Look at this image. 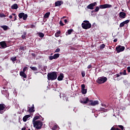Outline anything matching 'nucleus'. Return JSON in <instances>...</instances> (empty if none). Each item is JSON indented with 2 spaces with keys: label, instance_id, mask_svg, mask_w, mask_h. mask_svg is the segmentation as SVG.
<instances>
[{
  "label": "nucleus",
  "instance_id": "1",
  "mask_svg": "<svg viewBox=\"0 0 130 130\" xmlns=\"http://www.w3.org/2000/svg\"><path fill=\"white\" fill-rule=\"evenodd\" d=\"M88 102H90V103H89V105H91V106H95V105H97L99 104L98 101H93L92 100L90 101V100H89V98H86L85 99V101H83V102H81V103H83V104H87Z\"/></svg>",
  "mask_w": 130,
  "mask_h": 130
},
{
  "label": "nucleus",
  "instance_id": "2",
  "mask_svg": "<svg viewBox=\"0 0 130 130\" xmlns=\"http://www.w3.org/2000/svg\"><path fill=\"white\" fill-rule=\"evenodd\" d=\"M109 8H112V5L110 4L101 5L99 7L97 6L93 12H99V9H108Z\"/></svg>",
  "mask_w": 130,
  "mask_h": 130
},
{
  "label": "nucleus",
  "instance_id": "3",
  "mask_svg": "<svg viewBox=\"0 0 130 130\" xmlns=\"http://www.w3.org/2000/svg\"><path fill=\"white\" fill-rule=\"evenodd\" d=\"M47 77L48 80H49V81H50V80L51 81H53L54 80H56V79L57 78V74H56V72H53L48 73L47 75Z\"/></svg>",
  "mask_w": 130,
  "mask_h": 130
},
{
  "label": "nucleus",
  "instance_id": "4",
  "mask_svg": "<svg viewBox=\"0 0 130 130\" xmlns=\"http://www.w3.org/2000/svg\"><path fill=\"white\" fill-rule=\"evenodd\" d=\"M32 123L34 127H36V129H41L42 125H43V123L41 120H37Z\"/></svg>",
  "mask_w": 130,
  "mask_h": 130
},
{
  "label": "nucleus",
  "instance_id": "5",
  "mask_svg": "<svg viewBox=\"0 0 130 130\" xmlns=\"http://www.w3.org/2000/svg\"><path fill=\"white\" fill-rule=\"evenodd\" d=\"M107 81V78L105 77H101L98 78V79L96 80V83H98V84H104V83H105Z\"/></svg>",
  "mask_w": 130,
  "mask_h": 130
},
{
  "label": "nucleus",
  "instance_id": "6",
  "mask_svg": "<svg viewBox=\"0 0 130 130\" xmlns=\"http://www.w3.org/2000/svg\"><path fill=\"white\" fill-rule=\"evenodd\" d=\"M81 26L83 29H85V30H88V29H90L92 27L91 23H82Z\"/></svg>",
  "mask_w": 130,
  "mask_h": 130
},
{
  "label": "nucleus",
  "instance_id": "7",
  "mask_svg": "<svg viewBox=\"0 0 130 130\" xmlns=\"http://www.w3.org/2000/svg\"><path fill=\"white\" fill-rule=\"evenodd\" d=\"M124 49H125V47L121 45H118L116 47V50L118 53L123 51Z\"/></svg>",
  "mask_w": 130,
  "mask_h": 130
},
{
  "label": "nucleus",
  "instance_id": "8",
  "mask_svg": "<svg viewBox=\"0 0 130 130\" xmlns=\"http://www.w3.org/2000/svg\"><path fill=\"white\" fill-rule=\"evenodd\" d=\"M6 110V105L5 104H0V114H3Z\"/></svg>",
  "mask_w": 130,
  "mask_h": 130
},
{
  "label": "nucleus",
  "instance_id": "9",
  "mask_svg": "<svg viewBox=\"0 0 130 130\" xmlns=\"http://www.w3.org/2000/svg\"><path fill=\"white\" fill-rule=\"evenodd\" d=\"M18 17L19 19H22V18H23L24 20H27V18H28V15L25 14V13L22 12L18 14Z\"/></svg>",
  "mask_w": 130,
  "mask_h": 130
},
{
  "label": "nucleus",
  "instance_id": "10",
  "mask_svg": "<svg viewBox=\"0 0 130 130\" xmlns=\"http://www.w3.org/2000/svg\"><path fill=\"white\" fill-rule=\"evenodd\" d=\"M97 6V3L94 2L93 3H91L87 6V9L89 10H94V7Z\"/></svg>",
  "mask_w": 130,
  "mask_h": 130
},
{
  "label": "nucleus",
  "instance_id": "11",
  "mask_svg": "<svg viewBox=\"0 0 130 130\" xmlns=\"http://www.w3.org/2000/svg\"><path fill=\"white\" fill-rule=\"evenodd\" d=\"M7 47V43L6 41H2L0 42V48L1 49H5Z\"/></svg>",
  "mask_w": 130,
  "mask_h": 130
},
{
  "label": "nucleus",
  "instance_id": "12",
  "mask_svg": "<svg viewBox=\"0 0 130 130\" xmlns=\"http://www.w3.org/2000/svg\"><path fill=\"white\" fill-rule=\"evenodd\" d=\"M126 16V13L125 12H121L119 13V17L121 19H124Z\"/></svg>",
  "mask_w": 130,
  "mask_h": 130
},
{
  "label": "nucleus",
  "instance_id": "13",
  "mask_svg": "<svg viewBox=\"0 0 130 130\" xmlns=\"http://www.w3.org/2000/svg\"><path fill=\"white\" fill-rule=\"evenodd\" d=\"M85 87H86V86H85V84L81 85V90H82V94H86L87 93V89H85Z\"/></svg>",
  "mask_w": 130,
  "mask_h": 130
},
{
  "label": "nucleus",
  "instance_id": "14",
  "mask_svg": "<svg viewBox=\"0 0 130 130\" xmlns=\"http://www.w3.org/2000/svg\"><path fill=\"white\" fill-rule=\"evenodd\" d=\"M2 94H3V95H5L6 97H9L10 96V93L7 90H2Z\"/></svg>",
  "mask_w": 130,
  "mask_h": 130
},
{
  "label": "nucleus",
  "instance_id": "15",
  "mask_svg": "<svg viewBox=\"0 0 130 130\" xmlns=\"http://www.w3.org/2000/svg\"><path fill=\"white\" fill-rule=\"evenodd\" d=\"M34 105H32V107H28V112H29L30 113H32V112H34V111H35V110H34Z\"/></svg>",
  "mask_w": 130,
  "mask_h": 130
},
{
  "label": "nucleus",
  "instance_id": "16",
  "mask_svg": "<svg viewBox=\"0 0 130 130\" xmlns=\"http://www.w3.org/2000/svg\"><path fill=\"white\" fill-rule=\"evenodd\" d=\"M63 4V2L62 1H57L55 3V7H60L61 5Z\"/></svg>",
  "mask_w": 130,
  "mask_h": 130
},
{
  "label": "nucleus",
  "instance_id": "17",
  "mask_svg": "<svg viewBox=\"0 0 130 130\" xmlns=\"http://www.w3.org/2000/svg\"><path fill=\"white\" fill-rule=\"evenodd\" d=\"M29 117H31V115H26L24 116L22 119L23 121H24V122H26L27 121V119H28Z\"/></svg>",
  "mask_w": 130,
  "mask_h": 130
},
{
  "label": "nucleus",
  "instance_id": "18",
  "mask_svg": "<svg viewBox=\"0 0 130 130\" xmlns=\"http://www.w3.org/2000/svg\"><path fill=\"white\" fill-rule=\"evenodd\" d=\"M63 74L60 73L59 76L57 78L58 81H62L64 78Z\"/></svg>",
  "mask_w": 130,
  "mask_h": 130
},
{
  "label": "nucleus",
  "instance_id": "19",
  "mask_svg": "<svg viewBox=\"0 0 130 130\" xmlns=\"http://www.w3.org/2000/svg\"><path fill=\"white\" fill-rule=\"evenodd\" d=\"M72 32H74V29H69L68 30L67 32L66 33V35L68 36V35H71L72 34Z\"/></svg>",
  "mask_w": 130,
  "mask_h": 130
},
{
  "label": "nucleus",
  "instance_id": "20",
  "mask_svg": "<svg viewBox=\"0 0 130 130\" xmlns=\"http://www.w3.org/2000/svg\"><path fill=\"white\" fill-rule=\"evenodd\" d=\"M18 8V4H14L11 6V9H12L13 10H17Z\"/></svg>",
  "mask_w": 130,
  "mask_h": 130
},
{
  "label": "nucleus",
  "instance_id": "21",
  "mask_svg": "<svg viewBox=\"0 0 130 130\" xmlns=\"http://www.w3.org/2000/svg\"><path fill=\"white\" fill-rule=\"evenodd\" d=\"M20 76H21V77H23L24 78H27V75L25 74V72H23L22 71L20 72Z\"/></svg>",
  "mask_w": 130,
  "mask_h": 130
},
{
  "label": "nucleus",
  "instance_id": "22",
  "mask_svg": "<svg viewBox=\"0 0 130 130\" xmlns=\"http://www.w3.org/2000/svg\"><path fill=\"white\" fill-rule=\"evenodd\" d=\"M49 16H50V12H47L44 15V18L45 19H47L49 18Z\"/></svg>",
  "mask_w": 130,
  "mask_h": 130
},
{
  "label": "nucleus",
  "instance_id": "23",
  "mask_svg": "<svg viewBox=\"0 0 130 130\" xmlns=\"http://www.w3.org/2000/svg\"><path fill=\"white\" fill-rule=\"evenodd\" d=\"M39 118H40L39 116H35L32 119V123L36 122V120H37V119H39Z\"/></svg>",
  "mask_w": 130,
  "mask_h": 130
},
{
  "label": "nucleus",
  "instance_id": "24",
  "mask_svg": "<svg viewBox=\"0 0 130 130\" xmlns=\"http://www.w3.org/2000/svg\"><path fill=\"white\" fill-rule=\"evenodd\" d=\"M1 27V28H2V29H3L4 30V31H7V30H8V29H9V26H8L7 25H2Z\"/></svg>",
  "mask_w": 130,
  "mask_h": 130
},
{
  "label": "nucleus",
  "instance_id": "25",
  "mask_svg": "<svg viewBox=\"0 0 130 130\" xmlns=\"http://www.w3.org/2000/svg\"><path fill=\"white\" fill-rule=\"evenodd\" d=\"M99 111L102 112H107V109L104 108H101L99 110Z\"/></svg>",
  "mask_w": 130,
  "mask_h": 130
},
{
  "label": "nucleus",
  "instance_id": "26",
  "mask_svg": "<svg viewBox=\"0 0 130 130\" xmlns=\"http://www.w3.org/2000/svg\"><path fill=\"white\" fill-rule=\"evenodd\" d=\"M59 55L60 54L58 53H56L55 54H54V59H57V58H58V57H59Z\"/></svg>",
  "mask_w": 130,
  "mask_h": 130
},
{
  "label": "nucleus",
  "instance_id": "27",
  "mask_svg": "<svg viewBox=\"0 0 130 130\" xmlns=\"http://www.w3.org/2000/svg\"><path fill=\"white\" fill-rule=\"evenodd\" d=\"M60 33H61L60 30L57 31L55 34V37H59V35L60 34Z\"/></svg>",
  "mask_w": 130,
  "mask_h": 130
},
{
  "label": "nucleus",
  "instance_id": "28",
  "mask_svg": "<svg viewBox=\"0 0 130 130\" xmlns=\"http://www.w3.org/2000/svg\"><path fill=\"white\" fill-rule=\"evenodd\" d=\"M115 126H116V127H119V128L121 129L120 130L124 129V127H123V126L122 125H116Z\"/></svg>",
  "mask_w": 130,
  "mask_h": 130
},
{
  "label": "nucleus",
  "instance_id": "29",
  "mask_svg": "<svg viewBox=\"0 0 130 130\" xmlns=\"http://www.w3.org/2000/svg\"><path fill=\"white\" fill-rule=\"evenodd\" d=\"M26 34H27L26 32L23 33V35L21 36L22 39H26Z\"/></svg>",
  "mask_w": 130,
  "mask_h": 130
},
{
  "label": "nucleus",
  "instance_id": "30",
  "mask_svg": "<svg viewBox=\"0 0 130 130\" xmlns=\"http://www.w3.org/2000/svg\"><path fill=\"white\" fill-rule=\"evenodd\" d=\"M39 36L41 38H43L44 37V34H43L42 32H40V33H39Z\"/></svg>",
  "mask_w": 130,
  "mask_h": 130
},
{
  "label": "nucleus",
  "instance_id": "31",
  "mask_svg": "<svg viewBox=\"0 0 130 130\" xmlns=\"http://www.w3.org/2000/svg\"><path fill=\"white\" fill-rule=\"evenodd\" d=\"M10 60H12V61H16L17 60V57H12L10 58Z\"/></svg>",
  "mask_w": 130,
  "mask_h": 130
},
{
  "label": "nucleus",
  "instance_id": "32",
  "mask_svg": "<svg viewBox=\"0 0 130 130\" xmlns=\"http://www.w3.org/2000/svg\"><path fill=\"white\" fill-rule=\"evenodd\" d=\"M12 16H14V21H16L17 20V15L15 13H12Z\"/></svg>",
  "mask_w": 130,
  "mask_h": 130
},
{
  "label": "nucleus",
  "instance_id": "33",
  "mask_svg": "<svg viewBox=\"0 0 130 130\" xmlns=\"http://www.w3.org/2000/svg\"><path fill=\"white\" fill-rule=\"evenodd\" d=\"M105 44H103L100 46V49H103V48H105Z\"/></svg>",
  "mask_w": 130,
  "mask_h": 130
},
{
  "label": "nucleus",
  "instance_id": "34",
  "mask_svg": "<svg viewBox=\"0 0 130 130\" xmlns=\"http://www.w3.org/2000/svg\"><path fill=\"white\" fill-rule=\"evenodd\" d=\"M30 68L31 70H32V71H37V68H36V67H30Z\"/></svg>",
  "mask_w": 130,
  "mask_h": 130
},
{
  "label": "nucleus",
  "instance_id": "35",
  "mask_svg": "<svg viewBox=\"0 0 130 130\" xmlns=\"http://www.w3.org/2000/svg\"><path fill=\"white\" fill-rule=\"evenodd\" d=\"M125 24H124V22H121L120 25H119V27L120 28H121L122 27H123V26H124Z\"/></svg>",
  "mask_w": 130,
  "mask_h": 130
},
{
  "label": "nucleus",
  "instance_id": "36",
  "mask_svg": "<svg viewBox=\"0 0 130 130\" xmlns=\"http://www.w3.org/2000/svg\"><path fill=\"white\" fill-rule=\"evenodd\" d=\"M49 58L50 60H52V59H54V56H50Z\"/></svg>",
  "mask_w": 130,
  "mask_h": 130
},
{
  "label": "nucleus",
  "instance_id": "37",
  "mask_svg": "<svg viewBox=\"0 0 130 130\" xmlns=\"http://www.w3.org/2000/svg\"><path fill=\"white\" fill-rule=\"evenodd\" d=\"M122 75L123 76H126L127 74H126V70H123V72H122Z\"/></svg>",
  "mask_w": 130,
  "mask_h": 130
},
{
  "label": "nucleus",
  "instance_id": "38",
  "mask_svg": "<svg viewBox=\"0 0 130 130\" xmlns=\"http://www.w3.org/2000/svg\"><path fill=\"white\" fill-rule=\"evenodd\" d=\"M124 23L125 24H128V23H129V20H126L124 21H123Z\"/></svg>",
  "mask_w": 130,
  "mask_h": 130
},
{
  "label": "nucleus",
  "instance_id": "39",
  "mask_svg": "<svg viewBox=\"0 0 130 130\" xmlns=\"http://www.w3.org/2000/svg\"><path fill=\"white\" fill-rule=\"evenodd\" d=\"M83 22L85 24H90V22H89V21H88V20H84V21H83Z\"/></svg>",
  "mask_w": 130,
  "mask_h": 130
},
{
  "label": "nucleus",
  "instance_id": "40",
  "mask_svg": "<svg viewBox=\"0 0 130 130\" xmlns=\"http://www.w3.org/2000/svg\"><path fill=\"white\" fill-rule=\"evenodd\" d=\"M27 68L26 67H25L23 68V69L22 72L25 73V72H26V71H27Z\"/></svg>",
  "mask_w": 130,
  "mask_h": 130
},
{
  "label": "nucleus",
  "instance_id": "41",
  "mask_svg": "<svg viewBox=\"0 0 130 130\" xmlns=\"http://www.w3.org/2000/svg\"><path fill=\"white\" fill-rule=\"evenodd\" d=\"M59 24L60 25V26H64V24H63V23H62V21L61 20L59 22Z\"/></svg>",
  "mask_w": 130,
  "mask_h": 130
},
{
  "label": "nucleus",
  "instance_id": "42",
  "mask_svg": "<svg viewBox=\"0 0 130 130\" xmlns=\"http://www.w3.org/2000/svg\"><path fill=\"white\" fill-rule=\"evenodd\" d=\"M81 75H82V77L83 78H84V77H85V72H82L81 73Z\"/></svg>",
  "mask_w": 130,
  "mask_h": 130
},
{
  "label": "nucleus",
  "instance_id": "43",
  "mask_svg": "<svg viewBox=\"0 0 130 130\" xmlns=\"http://www.w3.org/2000/svg\"><path fill=\"white\" fill-rule=\"evenodd\" d=\"M19 49H20V50L24 51V46H20V48H19Z\"/></svg>",
  "mask_w": 130,
  "mask_h": 130
},
{
  "label": "nucleus",
  "instance_id": "44",
  "mask_svg": "<svg viewBox=\"0 0 130 130\" xmlns=\"http://www.w3.org/2000/svg\"><path fill=\"white\" fill-rule=\"evenodd\" d=\"M59 51H60V49L58 48L55 50V52H59Z\"/></svg>",
  "mask_w": 130,
  "mask_h": 130
},
{
  "label": "nucleus",
  "instance_id": "45",
  "mask_svg": "<svg viewBox=\"0 0 130 130\" xmlns=\"http://www.w3.org/2000/svg\"><path fill=\"white\" fill-rule=\"evenodd\" d=\"M52 128H53V130H56V129H57V126L55 125V126H54Z\"/></svg>",
  "mask_w": 130,
  "mask_h": 130
},
{
  "label": "nucleus",
  "instance_id": "46",
  "mask_svg": "<svg viewBox=\"0 0 130 130\" xmlns=\"http://www.w3.org/2000/svg\"><path fill=\"white\" fill-rule=\"evenodd\" d=\"M92 65H91V64H89V65H88V66H87V69H88V70H89V69H92Z\"/></svg>",
  "mask_w": 130,
  "mask_h": 130
},
{
  "label": "nucleus",
  "instance_id": "47",
  "mask_svg": "<svg viewBox=\"0 0 130 130\" xmlns=\"http://www.w3.org/2000/svg\"><path fill=\"white\" fill-rule=\"evenodd\" d=\"M114 77H115L116 78H118V77H120V75H119V74H117L114 75Z\"/></svg>",
  "mask_w": 130,
  "mask_h": 130
},
{
  "label": "nucleus",
  "instance_id": "48",
  "mask_svg": "<svg viewBox=\"0 0 130 130\" xmlns=\"http://www.w3.org/2000/svg\"><path fill=\"white\" fill-rule=\"evenodd\" d=\"M127 71L128 73H130V67H128L127 68Z\"/></svg>",
  "mask_w": 130,
  "mask_h": 130
},
{
  "label": "nucleus",
  "instance_id": "49",
  "mask_svg": "<svg viewBox=\"0 0 130 130\" xmlns=\"http://www.w3.org/2000/svg\"><path fill=\"white\" fill-rule=\"evenodd\" d=\"M35 27H36V26L34 24H31L30 25V28H35Z\"/></svg>",
  "mask_w": 130,
  "mask_h": 130
},
{
  "label": "nucleus",
  "instance_id": "50",
  "mask_svg": "<svg viewBox=\"0 0 130 130\" xmlns=\"http://www.w3.org/2000/svg\"><path fill=\"white\" fill-rule=\"evenodd\" d=\"M31 55H32V56H36V54H35V53H31Z\"/></svg>",
  "mask_w": 130,
  "mask_h": 130
},
{
  "label": "nucleus",
  "instance_id": "51",
  "mask_svg": "<svg viewBox=\"0 0 130 130\" xmlns=\"http://www.w3.org/2000/svg\"><path fill=\"white\" fill-rule=\"evenodd\" d=\"M113 42H117V39H115L113 40Z\"/></svg>",
  "mask_w": 130,
  "mask_h": 130
},
{
  "label": "nucleus",
  "instance_id": "52",
  "mask_svg": "<svg viewBox=\"0 0 130 130\" xmlns=\"http://www.w3.org/2000/svg\"><path fill=\"white\" fill-rule=\"evenodd\" d=\"M9 19H13V16L12 15L9 16Z\"/></svg>",
  "mask_w": 130,
  "mask_h": 130
},
{
  "label": "nucleus",
  "instance_id": "53",
  "mask_svg": "<svg viewBox=\"0 0 130 130\" xmlns=\"http://www.w3.org/2000/svg\"><path fill=\"white\" fill-rule=\"evenodd\" d=\"M21 130H26V127H23L22 128Z\"/></svg>",
  "mask_w": 130,
  "mask_h": 130
},
{
  "label": "nucleus",
  "instance_id": "54",
  "mask_svg": "<svg viewBox=\"0 0 130 130\" xmlns=\"http://www.w3.org/2000/svg\"><path fill=\"white\" fill-rule=\"evenodd\" d=\"M64 23H68V20L67 19H65L64 20Z\"/></svg>",
  "mask_w": 130,
  "mask_h": 130
},
{
  "label": "nucleus",
  "instance_id": "55",
  "mask_svg": "<svg viewBox=\"0 0 130 130\" xmlns=\"http://www.w3.org/2000/svg\"><path fill=\"white\" fill-rule=\"evenodd\" d=\"M103 106H104V107H107V106L106 105H102Z\"/></svg>",
  "mask_w": 130,
  "mask_h": 130
},
{
  "label": "nucleus",
  "instance_id": "56",
  "mask_svg": "<svg viewBox=\"0 0 130 130\" xmlns=\"http://www.w3.org/2000/svg\"><path fill=\"white\" fill-rule=\"evenodd\" d=\"M1 16L2 17H6V15H5V14H2V15Z\"/></svg>",
  "mask_w": 130,
  "mask_h": 130
},
{
  "label": "nucleus",
  "instance_id": "57",
  "mask_svg": "<svg viewBox=\"0 0 130 130\" xmlns=\"http://www.w3.org/2000/svg\"><path fill=\"white\" fill-rule=\"evenodd\" d=\"M122 74H123L122 72H120L119 73V75H122Z\"/></svg>",
  "mask_w": 130,
  "mask_h": 130
},
{
  "label": "nucleus",
  "instance_id": "58",
  "mask_svg": "<svg viewBox=\"0 0 130 130\" xmlns=\"http://www.w3.org/2000/svg\"><path fill=\"white\" fill-rule=\"evenodd\" d=\"M60 41H61V40H58V42H60Z\"/></svg>",
  "mask_w": 130,
  "mask_h": 130
},
{
  "label": "nucleus",
  "instance_id": "59",
  "mask_svg": "<svg viewBox=\"0 0 130 130\" xmlns=\"http://www.w3.org/2000/svg\"><path fill=\"white\" fill-rule=\"evenodd\" d=\"M3 89H6V87H3Z\"/></svg>",
  "mask_w": 130,
  "mask_h": 130
},
{
  "label": "nucleus",
  "instance_id": "60",
  "mask_svg": "<svg viewBox=\"0 0 130 130\" xmlns=\"http://www.w3.org/2000/svg\"><path fill=\"white\" fill-rule=\"evenodd\" d=\"M51 55H52V53L51 54Z\"/></svg>",
  "mask_w": 130,
  "mask_h": 130
},
{
  "label": "nucleus",
  "instance_id": "61",
  "mask_svg": "<svg viewBox=\"0 0 130 130\" xmlns=\"http://www.w3.org/2000/svg\"><path fill=\"white\" fill-rule=\"evenodd\" d=\"M13 1H16V0H13Z\"/></svg>",
  "mask_w": 130,
  "mask_h": 130
}]
</instances>
